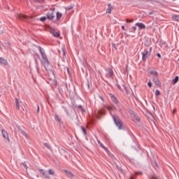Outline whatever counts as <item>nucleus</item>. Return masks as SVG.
Here are the masks:
<instances>
[{
    "instance_id": "nucleus-1",
    "label": "nucleus",
    "mask_w": 179,
    "mask_h": 179,
    "mask_svg": "<svg viewBox=\"0 0 179 179\" xmlns=\"http://www.w3.org/2000/svg\"><path fill=\"white\" fill-rule=\"evenodd\" d=\"M38 49L39 50L42 59H43V61H42V65H43L44 68L46 69L47 66L50 65V61H48V57H47L45 51L41 46H38Z\"/></svg>"
},
{
    "instance_id": "nucleus-2",
    "label": "nucleus",
    "mask_w": 179,
    "mask_h": 179,
    "mask_svg": "<svg viewBox=\"0 0 179 179\" xmlns=\"http://www.w3.org/2000/svg\"><path fill=\"white\" fill-rule=\"evenodd\" d=\"M113 119L118 129H124V124H122V121L121 119H120V117H118V116L113 115Z\"/></svg>"
},
{
    "instance_id": "nucleus-3",
    "label": "nucleus",
    "mask_w": 179,
    "mask_h": 179,
    "mask_svg": "<svg viewBox=\"0 0 179 179\" xmlns=\"http://www.w3.org/2000/svg\"><path fill=\"white\" fill-rule=\"evenodd\" d=\"M150 52H152V48H148L145 49L144 51L142 52V59L143 61H146L149 57H150Z\"/></svg>"
},
{
    "instance_id": "nucleus-4",
    "label": "nucleus",
    "mask_w": 179,
    "mask_h": 179,
    "mask_svg": "<svg viewBox=\"0 0 179 179\" xmlns=\"http://www.w3.org/2000/svg\"><path fill=\"white\" fill-rule=\"evenodd\" d=\"M49 31L51 34L53 35L54 37H59V33L55 31V29L50 27H49Z\"/></svg>"
},
{
    "instance_id": "nucleus-5",
    "label": "nucleus",
    "mask_w": 179,
    "mask_h": 179,
    "mask_svg": "<svg viewBox=\"0 0 179 179\" xmlns=\"http://www.w3.org/2000/svg\"><path fill=\"white\" fill-rule=\"evenodd\" d=\"M60 55H62V59L64 62H65V59H66V50L65 49V47L62 48V51L59 52Z\"/></svg>"
},
{
    "instance_id": "nucleus-6",
    "label": "nucleus",
    "mask_w": 179,
    "mask_h": 179,
    "mask_svg": "<svg viewBox=\"0 0 179 179\" xmlns=\"http://www.w3.org/2000/svg\"><path fill=\"white\" fill-rule=\"evenodd\" d=\"M46 16H47V19H48L49 20H52V19L55 17V15H54V10L49 11L47 13Z\"/></svg>"
},
{
    "instance_id": "nucleus-7",
    "label": "nucleus",
    "mask_w": 179,
    "mask_h": 179,
    "mask_svg": "<svg viewBox=\"0 0 179 179\" xmlns=\"http://www.w3.org/2000/svg\"><path fill=\"white\" fill-rule=\"evenodd\" d=\"M1 134H2L3 138H4L5 139H7L8 142H10V140L9 139V135L8 134V132H6V131L2 129Z\"/></svg>"
},
{
    "instance_id": "nucleus-8",
    "label": "nucleus",
    "mask_w": 179,
    "mask_h": 179,
    "mask_svg": "<svg viewBox=\"0 0 179 179\" xmlns=\"http://www.w3.org/2000/svg\"><path fill=\"white\" fill-rule=\"evenodd\" d=\"M99 145H100L101 148H102V149H104V150L106 152V153H108V155L110 157H113V155L110 154V151H108V150L107 149V148H106V146H104V145H103V143H101V142L98 141Z\"/></svg>"
},
{
    "instance_id": "nucleus-9",
    "label": "nucleus",
    "mask_w": 179,
    "mask_h": 179,
    "mask_svg": "<svg viewBox=\"0 0 179 179\" xmlns=\"http://www.w3.org/2000/svg\"><path fill=\"white\" fill-rule=\"evenodd\" d=\"M136 26H137V27H138L141 29H146V25H145L142 22H137V23H136Z\"/></svg>"
},
{
    "instance_id": "nucleus-10",
    "label": "nucleus",
    "mask_w": 179,
    "mask_h": 179,
    "mask_svg": "<svg viewBox=\"0 0 179 179\" xmlns=\"http://www.w3.org/2000/svg\"><path fill=\"white\" fill-rule=\"evenodd\" d=\"M39 172L41 173V174H42V176H43V177H45V178L50 179V176L47 173L44 171V170L39 169Z\"/></svg>"
},
{
    "instance_id": "nucleus-11",
    "label": "nucleus",
    "mask_w": 179,
    "mask_h": 179,
    "mask_svg": "<svg viewBox=\"0 0 179 179\" xmlns=\"http://www.w3.org/2000/svg\"><path fill=\"white\" fill-rule=\"evenodd\" d=\"M117 87L119 90H122V92L124 91L127 93H128V90L127 89V87L125 86V85H122V88H121L120 85H117Z\"/></svg>"
},
{
    "instance_id": "nucleus-12",
    "label": "nucleus",
    "mask_w": 179,
    "mask_h": 179,
    "mask_svg": "<svg viewBox=\"0 0 179 179\" xmlns=\"http://www.w3.org/2000/svg\"><path fill=\"white\" fill-rule=\"evenodd\" d=\"M16 17L17 19H20V20H22V19L26 20V19H27V15H22V14H17Z\"/></svg>"
},
{
    "instance_id": "nucleus-13",
    "label": "nucleus",
    "mask_w": 179,
    "mask_h": 179,
    "mask_svg": "<svg viewBox=\"0 0 179 179\" xmlns=\"http://www.w3.org/2000/svg\"><path fill=\"white\" fill-rule=\"evenodd\" d=\"M107 72L108 73V76H110V78H113L114 76V73L113 71V70L110 68L107 69Z\"/></svg>"
},
{
    "instance_id": "nucleus-14",
    "label": "nucleus",
    "mask_w": 179,
    "mask_h": 179,
    "mask_svg": "<svg viewBox=\"0 0 179 179\" xmlns=\"http://www.w3.org/2000/svg\"><path fill=\"white\" fill-rule=\"evenodd\" d=\"M0 64L2 65H8V61L3 57H0Z\"/></svg>"
},
{
    "instance_id": "nucleus-15",
    "label": "nucleus",
    "mask_w": 179,
    "mask_h": 179,
    "mask_svg": "<svg viewBox=\"0 0 179 179\" xmlns=\"http://www.w3.org/2000/svg\"><path fill=\"white\" fill-rule=\"evenodd\" d=\"M20 167H22L23 170H24V169L27 170V169L29 168L27 166V162H24L21 163Z\"/></svg>"
},
{
    "instance_id": "nucleus-16",
    "label": "nucleus",
    "mask_w": 179,
    "mask_h": 179,
    "mask_svg": "<svg viewBox=\"0 0 179 179\" xmlns=\"http://www.w3.org/2000/svg\"><path fill=\"white\" fill-rule=\"evenodd\" d=\"M110 99H112V101H114L115 104H118V99L115 98V96L110 94Z\"/></svg>"
},
{
    "instance_id": "nucleus-17",
    "label": "nucleus",
    "mask_w": 179,
    "mask_h": 179,
    "mask_svg": "<svg viewBox=\"0 0 179 179\" xmlns=\"http://www.w3.org/2000/svg\"><path fill=\"white\" fill-rule=\"evenodd\" d=\"M15 106H16L17 110H20V106L19 104V99L17 98H15Z\"/></svg>"
},
{
    "instance_id": "nucleus-18",
    "label": "nucleus",
    "mask_w": 179,
    "mask_h": 179,
    "mask_svg": "<svg viewBox=\"0 0 179 179\" xmlns=\"http://www.w3.org/2000/svg\"><path fill=\"white\" fill-rule=\"evenodd\" d=\"M153 82L155 85H157V86H160V80H159V78H154Z\"/></svg>"
},
{
    "instance_id": "nucleus-19",
    "label": "nucleus",
    "mask_w": 179,
    "mask_h": 179,
    "mask_svg": "<svg viewBox=\"0 0 179 179\" xmlns=\"http://www.w3.org/2000/svg\"><path fill=\"white\" fill-rule=\"evenodd\" d=\"M138 174H141V176L143 174L141 171L136 172L134 175L131 176V179H135V177H136Z\"/></svg>"
},
{
    "instance_id": "nucleus-20",
    "label": "nucleus",
    "mask_w": 179,
    "mask_h": 179,
    "mask_svg": "<svg viewBox=\"0 0 179 179\" xmlns=\"http://www.w3.org/2000/svg\"><path fill=\"white\" fill-rule=\"evenodd\" d=\"M68 178L76 179L75 176H73V173H71V172H68Z\"/></svg>"
},
{
    "instance_id": "nucleus-21",
    "label": "nucleus",
    "mask_w": 179,
    "mask_h": 179,
    "mask_svg": "<svg viewBox=\"0 0 179 179\" xmlns=\"http://www.w3.org/2000/svg\"><path fill=\"white\" fill-rule=\"evenodd\" d=\"M111 3L108 5V8L106 10V13H111Z\"/></svg>"
},
{
    "instance_id": "nucleus-22",
    "label": "nucleus",
    "mask_w": 179,
    "mask_h": 179,
    "mask_svg": "<svg viewBox=\"0 0 179 179\" xmlns=\"http://www.w3.org/2000/svg\"><path fill=\"white\" fill-rule=\"evenodd\" d=\"M172 19H173V20H176V22H179V15H174L172 16Z\"/></svg>"
},
{
    "instance_id": "nucleus-23",
    "label": "nucleus",
    "mask_w": 179,
    "mask_h": 179,
    "mask_svg": "<svg viewBox=\"0 0 179 179\" xmlns=\"http://www.w3.org/2000/svg\"><path fill=\"white\" fill-rule=\"evenodd\" d=\"M43 146H45V148H46L49 150H51V145H50V144H48V143H45L43 144Z\"/></svg>"
},
{
    "instance_id": "nucleus-24",
    "label": "nucleus",
    "mask_w": 179,
    "mask_h": 179,
    "mask_svg": "<svg viewBox=\"0 0 179 179\" xmlns=\"http://www.w3.org/2000/svg\"><path fill=\"white\" fill-rule=\"evenodd\" d=\"M56 17H57V20H59V18L62 17V14L57 12L56 14Z\"/></svg>"
},
{
    "instance_id": "nucleus-25",
    "label": "nucleus",
    "mask_w": 179,
    "mask_h": 179,
    "mask_svg": "<svg viewBox=\"0 0 179 179\" xmlns=\"http://www.w3.org/2000/svg\"><path fill=\"white\" fill-rule=\"evenodd\" d=\"M178 79H179L178 76H176L175 77V78L173 80V85H176V83H177V82H178Z\"/></svg>"
},
{
    "instance_id": "nucleus-26",
    "label": "nucleus",
    "mask_w": 179,
    "mask_h": 179,
    "mask_svg": "<svg viewBox=\"0 0 179 179\" xmlns=\"http://www.w3.org/2000/svg\"><path fill=\"white\" fill-rule=\"evenodd\" d=\"M55 121L61 122V120L59 119V116L58 115H55Z\"/></svg>"
},
{
    "instance_id": "nucleus-27",
    "label": "nucleus",
    "mask_w": 179,
    "mask_h": 179,
    "mask_svg": "<svg viewBox=\"0 0 179 179\" xmlns=\"http://www.w3.org/2000/svg\"><path fill=\"white\" fill-rule=\"evenodd\" d=\"M151 73H153V75H155V76H159V73H157V71L153 70L151 71Z\"/></svg>"
},
{
    "instance_id": "nucleus-28",
    "label": "nucleus",
    "mask_w": 179,
    "mask_h": 179,
    "mask_svg": "<svg viewBox=\"0 0 179 179\" xmlns=\"http://www.w3.org/2000/svg\"><path fill=\"white\" fill-rule=\"evenodd\" d=\"M150 179H160V177H159L156 175H153L150 177Z\"/></svg>"
},
{
    "instance_id": "nucleus-29",
    "label": "nucleus",
    "mask_w": 179,
    "mask_h": 179,
    "mask_svg": "<svg viewBox=\"0 0 179 179\" xmlns=\"http://www.w3.org/2000/svg\"><path fill=\"white\" fill-rule=\"evenodd\" d=\"M39 20L41 22H45V20H47V17H41Z\"/></svg>"
},
{
    "instance_id": "nucleus-30",
    "label": "nucleus",
    "mask_w": 179,
    "mask_h": 179,
    "mask_svg": "<svg viewBox=\"0 0 179 179\" xmlns=\"http://www.w3.org/2000/svg\"><path fill=\"white\" fill-rule=\"evenodd\" d=\"M73 6H75V5L71 4V5L68 7V10L69 11V10L73 9Z\"/></svg>"
},
{
    "instance_id": "nucleus-31",
    "label": "nucleus",
    "mask_w": 179,
    "mask_h": 179,
    "mask_svg": "<svg viewBox=\"0 0 179 179\" xmlns=\"http://www.w3.org/2000/svg\"><path fill=\"white\" fill-rule=\"evenodd\" d=\"M21 134H22L24 136H25V138H27V134L26 132H24V131H21Z\"/></svg>"
},
{
    "instance_id": "nucleus-32",
    "label": "nucleus",
    "mask_w": 179,
    "mask_h": 179,
    "mask_svg": "<svg viewBox=\"0 0 179 179\" xmlns=\"http://www.w3.org/2000/svg\"><path fill=\"white\" fill-rule=\"evenodd\" d=\"M73 97H75V92H73V94H70V99H71V100H73Z\"/></svg>"
},
{
    "instance_id": "nucleus-33",
    "label": "nucleus",
    "mask_w": 179,
    "mask_h": 179,
    "mask_svg": "<svg viewBox=\"0 0 179 179\" xmlns=\"http://www.w3.org/2000/svg\"><path fill=\"white\" fill-rule=\"evenodd\" d=\"M48 173H49V174H50V176H54V171L49 169Z\"/></svg>"
},
{
    "instance_id": "nucleus-34",
    "label": "nucleus",
    "mask_w": 179,
    "mask_h": 179,
    "mask_svg": "<svg viewBox=\"0 0 179 179\" xmlns=\"http://www.w3.org/2000/svg\"><path fill=\"white\" fill-rule=\"evenodd\" d=\"M50 80H52L53 83H57V80H55V76H53L52 78L50 79Z\"/></svg>"
},
{
    "instance_id": "nucleus-35",
    "label": "nucleus",
    "mask_w": 179,
    "mask_h": 179,
    "mask_svg": "<svg viewBox=\"0 0 179 179\" xmlns=\"http://www.w3.org/2000/svg\"><path fill=\"white\" fill-rule=\"evenodd\" d=\"M82 131H83V133L84 134V135H87L86 129L82 127Z\"/></svg>"
},
{
    "instance_id": "nucleus-36",
    "label": "nucleus",
    "mask_w": 179,
    "mask_h": 179,
    "mask_svg": "<svg viewBox=\"0 0 179 179\" xmlns=\"http://www.w3.org/2000/svg\"><path fill=\"white\" fill-rule=\"evenodd\" d=\"M155 94H156L157 96H160V91H159L158 90H157L155 91Z\"/></svg>"
},
{
    "instance_id": "nucleus-37",
    "label": "nucleus",
    "mask_w": 179,
    "mask_h": 179,
    "mask_svg": "<svg viewBox=\"0 0 179 179\" xmlns=\"http://www.w3.org/2000/svg\"><path fill=\"white\" fill-rule=\"evenodd\" d=\"M126 22H127V23H131V22H134V20L127 19V20H126Z\"/></svg>"
},
{
    "instance_id": "nucleus-38",
    "label": "nucleus",
    "mask_w": 179,
    "mask_h": 179,
    "mask_svg": "<svg viewBox=\"0 0 179 179\" xmlns=\"http://www.w3.org/2000/svg\"><path fill=\"white\" fill-rule=\"evenodd\" d=\"M36 113L37 114H38V113H40V106H37V110H36Z\"/></svg>"
},
{
    "instance_id": "nucleus-39",
    "label": "nucleus",
    "mask_w": 179,
    "mask_h": 179,
    "mask_svg": "<svg viewBox=\"0 0 179 179\" xmlns=\"http://www.w3.org/2000/svg\"><path fill=\"white\" fill-rule=\"evenodd\" d=\"M107 108H108V110L109 111H111V110H114V108H113V107H111V106H108Z\"/></svg>"
},
{
    "instance_id": "nucleus-40",
    "label": "nucleus",
    "mask_w": 179,
    "mask_h": 179,
    "mask_svg": "<svg viewBox=\"0 0 179 179\" xmlns=\"http://www.w3.org/2000/svg\"><path fill=\"white\" fill-rule=\"evenodd\" d=\"M135 30H136V27H132L131 31H135Z\"/></svg>"
},
{
    "instance_id": "nucleus-41",
    "label": "nucleus",
    "mask_w": 179,
    "mask_h": 179,
    "mask_svg": "<svg viewBox=\"0 0 179 179\" xmlns=\"http://www.w3.org/2000/svg\"><path fill=\"white\" fill-rule=\"evenodd\" d=\"M148 86H149V87H152V83L150 82H148Z\"/></svg>"
},
{
    "instance_id": "nucleus-42",
    "label": "nucleus",
    "mask_w": 179,
    "mask_h": 179,
    "mask_svg": "<svg viewBox=\"0 0 179 179\" xmlns=\"http://www.w3.org/2000/svg\"><path fill=\"white\" fill-rule=\"evenodd\" d=\"M157 57H158V58H162V55H160V53H157Z\"/></svg>"
},
{
    "instance_id": "nucleus-43",
    "label": "nucleus",
    "mask_w": 179,
    "mask_h": 179,
    "mask_svg": "<svg viewBox=\"0 0 179 179\" xmlns=\"http://www.w3.org/2000/svg\"><path fill=\"white\" fill-rule=\"evenodd\" d=\"M98 113H99V114H100L101 115H103V112H101V110H99Z\"/></svg>"
},
{
    "instance_id": "nucleus-44",
    "label": "nucleus",
    "mask_w": 179,
    "mask_h": 179,
    "mask_svg": "<svg viewBox=\"0 0 179 179\" xmlns=\"http://www.w3.org/2000/svg\"><path fill=\"white\" fill-rule=\"evenodd\" d=\"M44 0H35V2H43Z\"/></svg>"
},
{
    "instance_id": "nucleus-45",
    "label": "nucleus",
    "mask_w": 179,
    "mask_h": 179,
    "mask_svg": "<svg viewBox=\"0 0 179 179\" xmlns=\"http://www.w3.org/2000/svg\"><path fill=\"white\" fill-rule=\"evenodd\" d=\"M78 108H80V110H83V107L82 106H78Z\"/></svg>"
},
{
    "instance_id": "nucleus-46",
    "label": "nucleus",
    "mask_w": 179,
    "mask_h": 179,
    "mask_svg": "<svg viewBox=\"0 0 179 179\" xmlns=\"http://www.w3.org/2000/svg\"><path fill=\"white\" fill-rule=\"evenodd\" d=\"M136 117V120H137V121H139L140 120V119H139V117H138V116H135Z\"/></svg>"
},
{
    "instance_id": "nucleus-47",
    "label": "nucleus",
    "mask_w": 179,
    "mask_h": 179,
    "mask_svg": "<svg viewBox=\"0 0 179 179\" xmlns=\"http://www.w3.org/2000/svg\"><path fill=\"white\" fill-rule=\"evenodd\" d=\"M35 57H37V58H40V55L38 54L35 55Z\"/></svg>"
},
{
    "instance_id": "nucleus-48",
    "label": "nucleus",
    "mask_w": 179,
    "mask_h": 179,
    "mask_svg": "<svg viewBox=\"0 0 179 179\" xmlns=\"http://www.w3.org/2000/svg\"><path fill=\"white\" fill-rule=\"evenodd\" d=\"M163 44H166V42H160V45H163Z\"/></svg>"
},
{
    "instance_id": "nucleus-49",
    "label": "nucleus",
    "mask_w": 179,
    "mask_h": 179,
    "mask_svg": "<svg viewBox=\"0 0 179 179\" xmlns=\"http://www.w3.org/2000/svg\"><path fill=\"white\" fill-rule=\"evenodd\" d=\"M155 166H157V167H159V165H157V162H155Z\"/></svg>"
},
{
    "instance_id": "nucleus-50",
    "label": "nucleus",
    "mask_w": 179,
    "mask_h": 179,
    "mask_svg": "<svg viewBox=\"0 0 179 179\" xmlns=\"http://www.w3.org/2000/svg\"><path fill=\"white\" fill-rule=\"evenodd\" d=\"M122 30H125V27L122 26Z\"/></svg>"
},
{
    "instance_id": "nucleus-51",
    "label": "nucleus",
    "mask_w": 179,
    "mask_h": 179,
    "mask_svg": "<svg viewBox=\"0 0 179 179\" xmlns=\"http://www.w3.org/2000/svg\"><path fill=\"white\" fill-rule=\"evenodd\" d=\"M113 48H115V50H117V46L113 45Z\"/></svg>"
},
{
    "instance_id": "nucleus-52",
    "label": "nucleus",
    "mask_w": 179,
    "mask_h": 179,
    "mask_svg": "<svg viewBox=\"0 0 179 179\" xmlns=\"http://www.w3.org/2000/svg\"><path fill=\"white\" fill-rule=\"evenodd\" d=\"M64 171H65L66 174H68V170H65Z\"/></svg>"
},
{
    "instance_id": "nucleus-53",
    "label": "nucleus",
    "mask_w": 179,
    "mask_h": 179,
    "mask_svg": "<svg viewBox=\"0 0 179 179\" xmlns=\"http://www.w3.org/2000/svg\"><path fill=\"white\" fill-rule=\"evenodd\" d=\"M149 15H153V13L152 12H150Z\"/></svg>"
},
{
    "instance_id": "nucleus-54",
    "label": "nucleus",
    "mask_w": 179,
    "mask_h": 179,
    "mask_svg": "<svg viewBox=\"0 0 179 179\" xmlns=\"http://www.w3.org/2000/svg\"><path fill=\"white\" fill-rule=\"evenodd\" d=\"M100 99H101L102 101L104 100V99H103L101 96H100Z\"/></svg>"
},
{
    "instance_id": "nucleus-55",
    "label": "nucleus",
    "mask_w": 179,
    "mask_h": 179,
    "mask_svg": "<svg viewBox=\"0 0 179 179\" xmlns=\"http://www.w3.org/2000/svg\"><path fill=\"white\" fill-rule=\"evenodd\" d=\"M173 114H176V109L173 110Z\"/></svg>"
},
{
    "instance_id": "nucleus-56",
    "label": "nucleus",
    "mask_w": 179,
    "mask_h": 179,
    "mask_svg": "<svg viewBox=\"0 0 179 179\" xmlns=\"http://www.w3.org/2000/svg\"><path fill=\"white\" fill-rule=\"evenodd\" d=\"M66 89H68V85L67 84H66Z\"/></svg>"
},
{
    "instance_id": "nucleus-57",
    "label": "nucleus",
    "mask_w": 179,
    "mask_h": 179,
    "mask_svg": "<svg viewBox=\"0 0 179 179\" xmlns=\"http://www.w3.org/2000/svg\"><path fill=\"white\" fill-rule=\"evenodd\" d=\"M154 2H157V3H159V1H154Z\"/></svg>"
},
{
    "instance_id": "nucleus-58",
    "label": "nucleus",
    "mask_w": 179,
    "mask_h": 179,
    "mask_svg": "<svg viewBox=\"0 0 179 179\" xmlns=\"http://www.w3.org/2000/svg\"><path fill=\"white\" fill-rule=\"evenodd\" d=\"M8 10H10V7H8Z\"/></svg>"
},
{
    "instance_id": "nucleus-59",
    "label": "nucleus",
    "mask_w": 179,
    "mask_h": 179,
    "mask_svg": "<svg viewBox=\"0 0 179 179\" xmlns=\"http://www.w3.org/2000/svg\"><path fill=\"white\" fill-rule=\"evenodd\" d=\"M70 80L72 82V78H70Z\"/></svg>"
},
{
    "instance_id": "nucleus-60",
    "label": "nucleus",
    "mask_w": 179,
    "mask_h": 179,
    "mask_svg": "<svg viewBox=\"0 0 179 179\" xmlns=\"http://www.w3.org/2000/svg\"><path fill=\"white\" fill-rule=\"evenodd\" d=\"M153 109L155 110V106H152Z\"/></svg>"
},
{
    "instance_id": "nucleus-61",
    "label": "nucleus",
    "mask_w": 179,
    "mask_h": 179,
    "mask_svg": "<svg viewBox=\"0 0 179 179\" xmlns=\"http://www.w3.org/2000/svg\"><path fill=\"white\" fill-rule=\"evenodd\" d=\"M68 73H69V71H68Z\"/></svg>"
},
{
    "instance_id": "nucleus-62",
    "label": "nucleus",
    "mask_w": 179,
    "mask_h": 179,
    "mask_svg": "<svg viewBox=\"0 0 179 179\" xmlns=\"http://www.w3.org/2000/svg\"><path fill=\"white\" fill-rule=\"evenodd\" d=\"M69 14H71V13H70V12H69Z\"/></svg>"
},
{
    "instance_id": "nucleus-63",
    "label": "nucleus",
    "mask_w": 179,
    "mask_h": 179,
    "mask_svg": "<svg viewBox=\"0 0 179 179\" xmlns=\"http://www.w3.org/2000/svg\"><path fill=\"white\" fill-rule=\"evenodd\" d=\"M73 90H75V87H73Z\"/></svg>"
},
{
    "instance_id": "nucleus-64",
    "label": "nucleus",
    "mask_w": 179,
    "mask_h": 179,
    "mask_svg": "<svg viewBox=\"0 0 179 179\" xmlns=\"http://www.w3.org/2000/svg\"><path fill=\"white\" fill-rule=\"evenodd\" d=\"M173 1H176V0H173Z\"/></svg>"
}]
</instances>
